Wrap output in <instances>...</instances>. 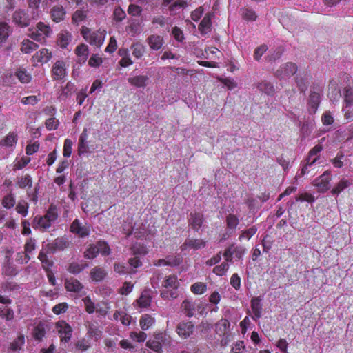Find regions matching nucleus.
<instances>
[{"label":"nucleus","instance_id":"nucleus-1","mask_svg":"<svg viewBox=\"0 0 353 353\" xmlns=\"http://www.w3.org/2000/svg\"><path fill=\"white\" fill-rule=\"evenodd\" d=\"M81 33L87 42L97 47L102 46L105 37V30H98L92 31L90 28L85 26L82 27Z\"/></svg>","mask_w":353,"mask_h":353},{"label":"nucleus","instance_id":"nucleus-2","mask_svg":"<svg viewBox=\"0 0 353 353\" xmlns=\"http://www.w3.org/2000/svg\"><path fill=\"white\" fill-rule=\"evenodd\" d=\"M297 65L292 62H288L276 71L275 75L279 79H286L294 75L297 72Z\"/></svg>","mask_w":353,"mask_h":353},{"label":"nucleus","instance_id":"nucleus-3","mask_svg":"<svg viewBox=\"0 0 353 353\" xmlns=\"http://www.w3.org/2000/svg\"><path fill=\"white\" fill-rule=\"evenodd\" d=\"M52 33L50 26L46 25L42 22H39L37 25V30L31 34V38L37 41H42L45 40L46 37L50 36Z\"/></svg>","mask_w":353,"mask_h":353},{"label":"nucleus","instance_id":"nucleus-4","mask_svg":"<svg viewBox=\"0 0 353 353\" xmlns=\"http://www.w3.org/2000/svg\"><path fill=\"white\" fill-rule=\"evenodd\" d=\"M56 327L58 329L61 341L62 342L68 343L72 337V327L65 321H61L56 323Z\"/></svg>","mask_w":353,"mask_h":353},{"label":"nucleus","instance_id":"nucleus-5","mask_svg":"<svg viewBox=\"0 0 353 353\" xmlns=\"http://www.w3.org/2000/svg\"><path fill=\"white\" fill-rule=\"evenodd\" d=\"M12 21L19 26L25 28L30 25L31 18L25 10L19 9L13 13Z\"/></svg>","mask_w":353,"mask_h":353},{"label":"nucleus","instance_id":"nucleus-6","mask_svg":"<svg viewBox=\"0 0 353 353\" xmlns=\"http://www.w3.org/2000/svg\"><path fill=\"white\" fill-rule=\"evenodd\" d=\"M194 325L191 321H183L179 323L176 327V332L183 339L189 337L194 332Z\"/></svg>","mask_w":353,"mask_h":353},{"label":"nucleus","instance_id":"nucleus-7","mask_svg":"<svg viewBox=\"0 0 353 353\" xmlns=\"http://www.w3.org/2000/svg\"><path fill=\"white\" fill-rule=\"evenodd\" d=\"M204 216L201 212H193L189 215V225L195 231H198L203 225Z\"/></svg>","mask_w":353,"mask_h":353},{"label":"nucleus","instance_id":"nucleus-8","mask_svg":"<svg viewBox=\"0 0 353 353\" xmlns=\"http://www.w3.org/2000/svg\"><path fill=\"white\" fill-rule=\"evenodd\" d=\"M321 102L320 93L316 91H311L308 100L307 108L310 114H315Z\"/></svg>","mask_w":353,"mask_h":353},{"label":"nucleus","instance_id":"nucleus-9","mask_svg":"<svg viewBox=\"0 0 353 353\" xmlns=\"http://www.w3.org/2000/svg\"><path fill=\"white\" fill-rule=\"evenodd\" d=\"M329 175L330 173L328 171H326L321 176L314 181L313 183L318 188L319 191L325 192L329 189V182L330 180Z\"/></svg>","mask_w":353,"mask_h":353},{"label":"nucleus","instance_id":"nucleus-10","mask_svg":"<svg viewBox=\"0 0 353 353\" xmlns=\"http://www.w3.org/2000/svg\"><path fill=\"white\" fill-rule=\"evenodd\" d=\"M70 231L81 237H85L89 235L90 228L88 226L82 225L78 219H75L71 224Z\"/></svg>","mask_w":353,"mask_h":353},{"label":"nucleus","instance_id":"nucleus-11","mask_svg":"<svg viewBox=\"0 0 353 353\" xmlns=\"http://www.w3.org/2000/svg\"><path fill=\"white\" fill-rule=\"evenodd\" d=\"M205 246V241L203 239H187L181 245V248L182 250H185L188 248L198 250L204 248Z\"/></svg>","mask_w":353,"mask_h":353},{"label":"nucleus","instance_id":"nucleus-12","mask_svg":"<svg viewBox=\"0 0 353 353\" xmlns=\"http://www.w3.org/2000/svg\"><path fill=\"white\" fill-rule=\"evenodd\" d=\"M68 246L67 241L63 238H57L53 243H48L46 248L48 249V252L51 253L55 252L57 250H63Z\"/></svg>","mask_w":353,"mask_h":353},{"label":"nucleus","instance_id":"nucleus-13","mask_svg":"<svg viewBox=\"0 0 353 353\" xmlns=\"http://www.w3.org/2000/svg\"><path fill=\"white\" fill-rule=\"evenodd\" d=\"M214 17V12H208L205 15L199 25V30L201 34H205L210 30L212 26V19Z\"/></svg>","mask_w":353,"mask_h":353},{"label":"nucleus","instance_id":"nucleus-14","mask_svg":"<svg viewBox=\"0 0 353 353\" xmlns=\"http://www.w3.org/2000/svg\"><path fill=\"white\" fill-rule=\"evenodd\" d=\"M52 74L55 79H62L66 74L65 64L62 61H57L53 68Z\"/></svg>","mask_w":353,"mask_h":353},{"label":"nucleus","instance_id":"nucleus-15","mask_svg":"<svg viewBox=\"0 0 353 353\" xmlns=\"http://www.w3.org/2000/svg\"><path fill=\"white\" fill-rule=\"evenodd\" d=\"M146 41L148 43L150 48L154 50H159L164 43L163 37L157 34H152L149 36L147 38Z\"/></svg>","mask_w":353,"mask_h":353},{"label":"nucleus","instance_id":"nucleus-16","mask_svg":"<svg viewBox=\"0 0 353 353\" xmlns=\"http://www.w3.org/2000/svg\"><path fill=\"white\" fill-rule=\"evenodd\" d=\"M83 287V285L74 278H70L65 281V288L68 291L79 292L82 290Z\"/></svg>","mask_w":353,"mask_h":353},{"label":"nucleus","instance_id":"nucleus-17","mask_svg":"<svg viewBox=\"0 0 353 353\" xmlns=\"http://www.w3.org/2000/svg\"><path fill=\"white\" fill-rule=\"evenodd\" d=\"M75 53L79 57V62L85 63L89 54L88 46L84 43L79 45L75 49Z\"/></svg>","mask_w":353,"mask_h":353},{"label":"nucleus","instance_id":"nucleus-18","mask_svg":"<svg viewBox=\"0 0 353 353\" xmlns=\"http://www.w3.org/2000/svg\"><path fill=\"white\" fill-rule=\"evenodd\" d=\"M66 12L63 6H54L51 10V17L54 21L58 23L63 20Z\"/></svg>","mask_w":353,"mask_h":353},{"label":"nucleus","instance_id":"nucleus-19","mask_svg":"<svg viewBox=\"0 0 353 353\" xmlns=\"http://www.w3.org/2000/svg\"><path fill=\"white\" fill-rule=\"evenodd\" d=\"M12 32L10 27L6 23H0V48L6 42Z\"/></svg>","mask_w":353,"mask_h":353},{"label":"nucleus","instance_id":"nucleus-20","mask_svg":"<svg viewBox=\"0 0 353 353\" xmlns=\"http://www.w3.org/2000/svg\"><path fill=\"white\" fill-rule=\"evenodd\" d=\"M230 323L225 319H222L215 324V331L219 336L225 335L230 328Z\"/></svg>","mask_w":353,"mask_h":353},{"label":"nucleus","instance_id":"nucleus-21","mask_svg":"<svg viewBox=\"0 0 353 353\" xmlns=\"http://www.w3.org/2000/svg\"><path fill=\"white\" fill-rule=\"evenodd\" d=\"M148 77L144 75L136 76L134 77L128 78V82L137 88H144L147 85V81H148Z\"/></svg>","mask_w":353,"mask_h":353},{"label":"nucleus","instance_id":"nucleus-22","mask_svg":"<svg viewBox=\"0 0 353 353\" xmlns=\"http://www.w3.org/2000/svg\"><path fill=\"white\" fill-rule=\"evenodd\" d=\"M107 273L102 268L94 267L90 271L92 279L96 282L101 281L106 276Z\"/></svg>","mask_w":353,"mask_h":353},{"label":"nucleus","instance_id":"nucleus-23","mask_svg":"<svg viewBox=\"0 0 353 353\" xmlns=\"http://www.w3.org/2000/svg\"><path fill=\"white\" fill-rule=\"evenodd\" d=\"M252 310L254 314L253 319H259L261 316L262 305L261 304V299L255 297L251 301Z\"/></svg>","mask_w":353,"mask_h":353},{"label":"nucleus","instance_id":"nucleus-24","mask_svg":"<svg viewBox=\"0 0 353 353\" xmlns=\"http://www.w3.org/2000/svg\"><path fill=\"white\" fill-rule=\"evenodd\" d=\"M52 222L44 216L35 217L33 221V227L34 228H41L46 230L51 226Z\"/></svg>","mask_w":353,"mask_h":353},{"label":"nucleus","instance_id":"nucleus-25","mask_svg":"<svg viewBox=\"0 0 353 353\" xmlns=\"http://www.w3.org/2000/svg\"><path fill=\"white\" fill-rule=\"evenodd\" d=\"M88 137V130L85 128L81 134L80 135L79 139V145H78V152L79 154L81 155L82 153L87 152V143L86 139Z\"/></svg>","mask_w":353,"mask_h":353},{"label":"nucleus","instance_id":"nucleus-26","mask_svg":"<svg viewBox=\"0 0 353 353\" xmlns=\"http://www.w3.org/2000/svg\"><path fill=\"white\" fill-rule=\"evenodd\" d=\"M137 303L141 307H146L150 305L151 296L150 290H144L139 299L137 300Z\"/></svg>","mask_w":353,"mask_h":353},{"label":"nucleus","instance_id":"nucleus-27","mask_svg":"<svg viewBox=\"0 0 353 353\" xmlns=\"http://www.w3.org/2000/svg\"><path fill=\"white\" fill-rule=\"evenodd\" d=\"M38 47L39 46L37 43L30 40H23L21 44V50L23 53L28 54L32 52L37 49Z\"/></svg>","mask_w":353,"mask_h":353},{"label":"nucleus","instance_id":"nucleus-28","mask_svg":"<svg viewBox=\"0 0 353 353\" xmlns=\"http://www.w3.org/2000/svg\"><path fill=\"white\" fill-rule=\"evenodd\" d=\"M71 38L72 35L70 32H62L58 36L57 43L61 48H65L71 41Z\"/></svg>","mask_w":353,"mask_h":353},{"label":"nucleus","instance_id":"nucleus-29","mask_svg":"<svg viewBox=\"0 0 353 353\" xmlns=\"http://www.w3.org/2000/svg\"><path fill=\"white\" fill-rule=\"evenodd\" d=\"M181 308L188 317L194 316L195 310L194 304L189 300H184L181 304Z\"/></svg>","mask_w":353,"mask_h":353},{"label":"nucleus","instance_id":"nucleus-30","mask_svg":"<svg viewBox=\"0 0 353 353\" xmlns=\"http://www.w3.org/2000/svg\"><path fill=\"white\" fill-rule=\"evenodd\" d=\"M140 326L142 330H146L154 323V319L149 314H144L140 319Z\"/></svg>","mask_w":353,"mask_h":353},{"label":"nucleus","instance_id":"nucleus-31","mask_svg":"<svg viewBox=\"0 0 353 353\" xmlns=\"http://www.w3.org/2000/svg\"><path fill=\"white\" fill-rule=\"evenodd\" d=\"M43 216L52 223L57 220L58 218V210L57 206L51 204Z\"/></svg>","mask_w":353,"mask_h":353},{"label":"nucleus","instance_id":"nucleus-32","mask_svg":"<svg viewBox=\"0 0 353 353\" xmlns=\"http://www.w3.org/2000/svg\"><path fill=\"white\" fill-rule=\"evenodd\" d=\"M295 81L299 90L301 92L305 93L307 90L308 81L307 79L301 75H297L295 77Z\"/></svg>","mask_w":353,"mask_h":353},{"label":"nucleus","instance_id":"nucleus-33","mask_svg":"<svg viewBox=\"0 0 353 353\" xmlns=\"http://www.w3.org/2000/svg\"><path fill=\"white\" fill-rule=\"evenodd\" d=\"M15 75L22 83H27L31 80V75L22 68L18 69L15 72Z\"/></svg>","mask_w":353,"mask_h":353},{"label":"nucleus","instance_id":"nucleus-34","mask_svg":"<svg viewBox=\"0 0 353 353\" xmlns=\"http://www.w3.org/2000/svg\"><path fill=\"white\" fill-rule=\"evenodd\" d=\"M17 141V135L14 132H10L4 139H3L0 145L3 146H12Z\"/></svg>","mask_w":353,"mask_h":353},{"label":"nucleus","instance_id":"nucleus-35","mask_svg":"<svg viewBox=\"0 0 353 353\" xmlns=\"http://www.w3.org/2000/svg\"><path fill=\"white\" fill-rule=\"evenodd\" d=\"M88 265L87 263H72L70 264V265L68 268V270L69 271V272L76 274H79L81 271H83L85 268H86L88 267Z\"/></svg>","mask_w":353,"mask_h":353},{"label":"nucleus","instance_id":"nucleus-36","mask_svg":"<svg viewBox=\"0 0 353 353\" xmlns=\"http://www.w3.org/2000/svg\"><path fill=\"white\" fill-rule=\"evenodd\" d=\"M88 335L94 338L95 340L99 339L101 336V332L93 323H88L87 325Z\"/></svg>","mask_w":353,"mask_h":353},{"label":"nucleus","instance_id":"nucleus-37","mask_svg":"<svg viewBox=\"0 0 353 353\" xmlns=\"http://www.w3.org/2000/svg\"><path fill=\"white\" fill-rule=\"evenodd\" d=\"M48 249H47L46 252H44L43 250H41L38 259L41 261L42 263L43 267L45 269H47L53 265V262L48 259L47 256V253H49Z\"/></svg>","mask_w":353,"mask_h":353},{"label":"nucleus","instance_id":"nucleus-38","mask_svg":"<svg viewBox=\"0 0 353 353\" xmlns=\"http://www.w3.org/2000/svg\"><path fill=\"white\" fill-rule=\"evenodd\" d=\"M37 61L41 63H47L52 57V53L48 49H41L37 54Z\"/></svg>","mask_w":353,"mask_h":353},{"label":"nucleus","instance_id":"nucleus-39","mask_svg":"<svg viewBox=\"0 0 353 353\" xmlns=\"http://www.w3.org/2000/svg\"><path fill=\"white\" fill-rule=\"evenodd\" d=\"M179 284V283L176 276L174 275H170L168 276L164 281L163 286L165 288H171L172 290H175L178 288Z\"/></svg>","mask_w":353,"mask_h":353},{"label":"nucleus","instance_id":"nucleus-40","mask_svg":"<svg viewBox=\"0 0 353 353\" xmlns=\"http://www.w3.org/2000/svg\"><path fill=\"white\" fill-rule=\"evenodd\" d=\"M257 88L262 92L268 94H272L274 90L273 85L268 82L267 81H263L257 84Z\"/></svg>","mask_w":353,"mask_h":353},{"label":"nucleus","instance_id":"nucleus-41","mask_svg":"<svg viewBox=\"0 0 353 353\" xmlns=\"http://www.w3.org/2000/svg\"><path fill=\"white\" fill-rule=\"evenodd\" d=\"M97 250L99 253H101L102 255L108 256L110 253V249L108 243L105 241H99L96 244H94Z\"/></svg>","mask_w":353,"mask_h":353},{"label":"nucleus","instance_id":"nucleus-42","mask_svg":"<svg viewBox=\"0 0 353 353\" xmlns=\"http://www.w3.org/2000/svg\"><path fill=\"white\" fill-rule=\"evenodd\" d=\"M238 217L232 214H229L226 217L227 228L230 230L236 229L239 224Z\"/></svg>","mask_w":353,"mask_h":353},{"label":"nucleus","instance_id":"nucleus-43","mask_svg":"<svg viewBox=\"0 0 353 353\" xmlns=\"http://www.w3.org/2000/svg\"><path fill=\"white\" fill-rule=\"evenodd\" d=\"M241 14L244 19L249 21H255L257 15L256 12L250 8H244L241 10Z\"/></svg>","mask_w":353,"mask_h":353},{"label":"nucleus","instance_id":"nucleus-44","mask_svg":"<svg viewBox=\"0 0 353 353\" xmlns=\"http://www.w3.org/2000/svg\"><path fill=\"white\" fill-rule=\"evenodd\" d=\"M351 183L348 180L343 179L339 181L337 185L332 190V194H339L345 188H347Z\"/></svg>","mask_w":353,"mask_h":353},{"label":"nucleus","instance_id":"nucleus-45","mask_svg":"<svg viewBox=\"0 0 353 353\" xmlns=\"http://www.w3.org/2000/svg\"><path fill=\"white\" fill-rule=\"evenodd\" d=\"M344 98L346 107L353 104V89L352 88H345L344 90Z\"/></svg>","mask_w":353,"mask_h":353},{"label":"nucleus","instance_id":"nucleus-46","mask_svg":"<svg viewBox=\"0 0 353 353\" xmlns=\"http://www.w3.org/2000/svg\"><path fill=\"white\" fill-rule=\"evenodd\" d=\"M146 345L158 353H161L162 352V345L159 341L149 340L147 341Z\"/></svg>","mask_w":353,"mask_h":353},{"label":"nucleus","instance_id":"nucleus-47","mask_svg":"<svg viewBox=\"0 0 353 353\" xmlns=\"http://www.w3.org/2000/svg\"><path fill=\"white\" fill-rule=\"evenodd\" d=\"M132 48V54L137 58L142 57L145 52V46L139 43L133 44Z\"/></svg>","mask_w":353,"mask_h":353},{"label":"nucleus","instance_id":"nucleus-48","mask_svg":"<svg viewBox=\"0 0 353 353\" xmlns=\"http://www.w3.org/2000/svg\"><path fill=\"white\" fill-rule=\"evenodd\" d=\"M24 343V337L21 335L19 336L13 342L10 343V350L12 351H16L17 350L21 349V346Z\"/></svg>","mask_w":353,"mask_h":353},{"label":"nucleus","instance_id":"nucleus-49","mask_svg":"<svg viewBox=\"0 0 353 353\" xmlns=\"http://www.w3.org/2000/svg\"><path fill=\"white\" fill-rule=\"evenodd\" d=\"M229 268V264L226 262L222 263L220 265H217L214 268L213 272L216 275L222 276L225 274Z\"/></svg>","mask_w":353,"mask_h":353},{"label":"nucleus","instance_id":"nucleus-50","mask_svg":"<svg viewBox=\"0 0 353 353\" xmlns=\"http://www.w3.org/2000/svg\"><path fill=\"white\" fill-rule=\"evenodd\" d=\"M98 254L95 245H90L88 248L84 252V256L89 259L95 258Z\"/></svg>","mask_w":353,"mask_h":353},{"label":"nucleus","instance_id":"nucleus-51","mask_svg":"<svg viewBox=\"0 0 353 353\" xmlns=\"http://www.w3.org/2000/svg\"><path fill=\"white\" fill-rule=\"evenodd\" d=\"M191 290L194 294H201L206 290V285L203 283H196L191 286Z\"/></svg>","mask_w":353,"mask_h":353},{"label":"nucleus","instance_id":"nucleus-52","mask_svg":"<svg viewBox=\"0 0 353 353\" xmlns=\"http://www.w3.org/2000/svg\"><path fill=\"white\" fill-rule=\"evenodd\" d=\"M0 316L6 319V320L9 321L13 319L14 312L12 310L6 307H0Z\"/></svg>","mask_w":353,"mask_h":353},{"label":"nucleus","instance_id":"nucleus-53","mask_svg":"<svg viewBox=\"0 0 353 353\" xmlns=\"http://www.w3.org/2000/svg\"><path fill=\"white\" fill-rule=\"evenodd\" d=\"M15 204V199L14 196L10 194L6 196H4L3 201H2V205L6 208H12Z\"/></svg>","mask_w":353,"mask_h":353},{"label":"nucleus","instance_id":"nucleus-54","mask_svg":"<svg viewBox=\"0 0 353 353\" xmlns=\"http://www.w3.org/2000/svg\"><path fill=\"white\" fill-rule=\"evenodd\" d=\"M82 301L84 303L86 312L89 314L93 313L95 310V306L91 299L89 296H86L83 299Z\"/></svg>","mask_w":353,"mask_h":353},{"label":"nucleus","instance_id":"nucleus-55","mask_svg":"<svg viewBox=\"0 0 353 353\" xmlns=\"http://www.w3.org/2000/svg\"><path fill=\"white\" fill-rule=\"evenodd\" d=\"M75 346L78 350L81 351H86L90 347V343L88 340L85 339H81L77 342Z\"/></svg>","mask_w":353,"mask_h":353},{"label":"nucleus","instance_id":"nucleus-56","mask_svg":"<svg viewBox=\"0 0 353 353\" xmlns=\"http://www.w3.org/2000/svg\"><path fill=\"white\" fill-rule=\"evenodd\" d=\"M72 141L67 139L65 140L64 142V146H63V156L65 157H69L71 155L72 153Z\"/></svg>","mask_w":353,"mask_h":353},{"label":"nucleus","instance_id":"nucleus-57","mask_svg":"<svg viewBox=\"0 0 353 353\" xmlns=\"http://www.w3.org/2000/svg\"><path fill=\"white\" fill-rule=\"evenodd\" d=\"M68 308V305L66 303H61L53 307L52 311L56 314L64 313Z\"/></svg>","mask_w":353,"mask_h":353},{"label":"nucleus","instance_id":"nucleus-58","mask_svg":"<svg viewBox=\"0 0 353 353\" xmlns=\"http://www.w3.org/2000/svg\"><path fill=\"white\" fill-rule=\"evenodd\" d=\"M36 248L35 245V240L30 238L26 243L24 249H25V254H29L31 253L33 250H34Z\"/></svg>","mask_w":353,"mask_h":353},{"label":"nucleus","instance_id":"nucleus-59","mask_svg":"<svg viewBox=\"0 0 353 353\" xmlns=\"http://www.w3.org/2000/svg\"><path fill=\"white\" fill-rule=\"evenodd\" d=\"M130 336L132 339L137 342H143L146 339L147 335L143 332H140L139 333L132 332L130 333Z\"/></svg>","mask_w":353,"mask_h":353},{"label":"nucleus","instance_id":"nucleus-60","mask_svg":"<svg viewBox=\"0 0 353 353\" xmlns=\"http://www.w3.org/2000/svg\"><path fill=\"white\" fill-rule=\"evenodd\" d=\"M268 50V46L266 45H261L256 48L254 50V57L255 60L259 61L262 55L266 52Z\"/></svg>","mask_w":353,"mask_h":353},{"label":"nucleus","instance_id":"nucleus-61","mask_svg":"<svg viewBox=\"0 0 353 353\" xmlns=\"http://www.w3.org/2000/svg\"><path fill=\"white\" fill-rule=\"evenodd\" d=\"M86 17L85 13L83 10H77L72 15V21L74 23H79L83 21Z\"/></svg>","mask_w":353,"mask_h":353},{"label":"nucleus","instance_id":"nucleus-62","mask_svg":"<svg viewBox=\"0 0 353 353\" xmlns=\"http://www.w3.org/2000/svg\"><path fill=\"white\" fill-rule=\"evenodd\" d=\"M30 260V256L23 252L17 254L16 261L20 264L27 263Z\"/></svg>","mask_w":353,"mask_h":353},{"label":"nucleus","instance_id":"nucleus-63","mask_svg":"<svg viewBox=\"0 0 353 353\" xmlns=\"http://www.w3.org/2000/svg\"><path fill=\"white\" fill-rule=\"evenodd\" d=\"M88 63L91 67H99L102 63V59L97 54H93L90 58Z\"/></svg>","mask_w":353,"mask_h":353},{"label":"nucleus","instance_id":"nucleus-64","mask_svg":"<svg viewBox=\"0 0 353 353\" xmlns=\"http://www.w3.org/2000/svg\"><path fill=\"white\" fill-rule=\"evenodd\" d=\"M113 14L117 21H121L125 17V12L120 7H117L114 9Z\"/></svg>","mask_w":353,"mask_h":353}]
</instances>
